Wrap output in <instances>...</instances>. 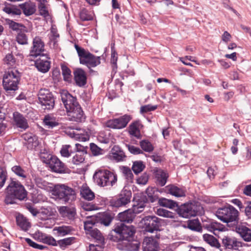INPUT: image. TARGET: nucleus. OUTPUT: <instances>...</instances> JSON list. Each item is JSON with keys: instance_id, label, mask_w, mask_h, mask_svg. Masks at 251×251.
Wrapping results in <instances>:
<instances>
[{"instance_id": "1", "label": "nucleus", "mask_w": 251, "mask_h": 251, "mask_svg": "<svg viewBox=\"0 0 251 251\" xmlns=\"http://www.w3.org/2000/svg\"><path fill=\"white\" fill-rule=\"evenodd\" d=\"M61 100L66 108L70 121L81 123L85 121L86 116L77 101L76 97H74L66 90H62L60 93Z\"/></svg>"}, {"instance_id": "2", "label": "nucleus", "mask_w": 251, "mask_h": 251, "mask_svg": "<svg viewBox=\"0 0 251 251\" xmlns=\"http://www.w3.org/2000/svg\"><path fill=\"white\" fill-rule=\"evenodd\" d=\"M8 186L5 189V204H17V200L26 201L27 199V192L25 187L15 178L11 177Z\"/></svg>"}, {"instance_id": "3", "label": "nucleus", "mask_w": 251, "mask_h": 251, "mask_svg": "<svg viewBox=\"0 0 251 251\" xmlns=\"http://www.w3.org/2000/svg\"><path fill=\"white\" fill-rule=\"evenodd\" d=\"M136 232V227L134 226H127L125 223H117L108 235V238L118 243L129 241L134 238Z\"/></svg>"}, {"instance_id": "4", "label": "nucleus", "mask_w": 251, "mask_h": 251, "mask_svg": "<svg viewBox=\"0 0 251 251\" xmlns=\"http://www.w3.org/2000/svg\"><path fill=\"white\" fill-rule=\"evenodd\" d=\"M216 217L221 221L226 223L229 228L238 224L239 212L232 205L226 203L224 206L218 208L215 213Z\"/></svg>"}, {"instance_id": "5", "label": "nucleus", "mask_w": 251, "mask_h": 251, "mask_svg": "<svg viewBox=\"0 0 251 251\" xmlns=\"http://www.w3.org/2000/svg\"><path fill=\"white\" fill-rule=\"evenodd\" d=\"M51 193L56 199L65 203L72 202L76 198L75 190L65 184H55Z\"/></svg>"}, {"instance_id": "6", "label": "nucleus", "mask_w": 251, "mask_h": 251, "mask_svg": "<svg viewBox=\"0 0 251 251\" xmlns=\"http://www.w3.org/2000/svg\"><path fill=\"white\" fill-rule=\"evenodd\" d=\"M93 179L100 186H113L117 181V176L109 170L100 169L95 173Z\"/></svg>"}, {"instance_id": "7", "label": "nucleus", "mask_w": 251, "mask_h": 251, "mask_svg": "<svg viewBox=\"0 0 251 251\" xmlns=\"http://www.w3.org/2000/svg\"><path fill=\"white\" fill-rule=\"evenodd\" d=\"M74 46L78 54L80 64L86 66L89 69L100 64V56H95L76 44Z\"/></svg>"}, {"instance_id": "8", "label": "nucleus", "mask_w": 251, "mask_h": 251, "mask_svg": "<svg viewBox=\"0 0 251 251\" xmlns=\"http://www.w3.org/2000/svg\"><path fill=\"white\" fill-rule=\"evenodd\" d=\"M21 75L15 68H11L5 72L3 76L2 84L6 91H16L21 79Z\"/></svg>"}, {"instance_id": "9", "label": "nucleus", "mask_w": 251, "mask_h": 251, "mask_svg": "<svg viewBox=\"0 0 251 251\" xmlns=\"http://www.w3.org/2000/svg\"><path fill=\"white\" fill-rule=\"evenodd\" d=\"M176 211L179 217L189 219L192 217H195L202 209L200 203L199 202H187L180 205L176 206Z\"/></svg>"}, {"instance_id": "10", "label": "nucleus", "mask_w": 251, "mask_h": 251, "mask_svg": "<svg viewBox=\"0 0 251 251\" xmlns=\"http://www.w3.org/2000/svg\"><path fill=\"white\" fill-rule=\"evenodd\" d=\"M38 103L42 106H44V109L52 110L55 105V99L54 95L49 89H41L38 93Z\"/></svg>"}, {"instance_id": "11", "label": "nucleus", "mask_w": 251, "mask_h": 251, "mask_svg": "<svg viewBox=\"0 0 251 251\" xmlns=\"http://www.w3.org/2000/svg\"><path fill=\"white\" fill-rule=\"evenodd\" d=\"M162 220L155 216H146L143 217L140 224L142 228L146 232L153 233L155 231H160Z\"/></svg>"}, {"instance_id": "12", "label": "nucleus", "mask_w": 251, "mask_h": 251, "mask_svg": "<svg viewBox=\"0 0 251 251\" xmlns=\"http://www.w3.org/2000/svg\"><path fill=\"white\" fill-rule=\"evenodd\" d=\"M131 196V191L124 188L119 195L109 201V205L113 210L114 207L119 208L126 205L130 201Z\"/></svg>"}, {"instance_id": "13", "label": "nucleus", "mask_w": 251, "mask_h": 251, "mask_svg": "<svg viewBox=\"0 0 251 251\" xmlns=\"http://www.w3.org/2000/svg\"><path fill=\"white\" fill-rule=\"evenodd\" d=\"M49 166L52 172L58 174H69L70 170L55 155H51L48 160Z\"/></svg>"}, {"instance_id": "14", "label": "nucleus", "mask_w": 251, "mask_h": 251, "mask_svg": "<svg viewBox=\"0 0 251 251\" xmlns=\"http://www.w3.org/2000/svg\"><path fill=\"white\" fill-rule=\"evenodd\" d=\"M132 119L131 115L125 114L118 118H114L108 120L105 126L113 129H122L126 126L127 124Z\"/></svg>"}, {"instance_id": "15", "label": "nucleus", "mask_w": 251, "mask_h": 251, "mask_svg": "<svg viewBox=\"0 0 251 251\" xmlns=\"http://www.w3.org/2000/svg\"><path fill=\"white\" fill-rule=\"evenodd\" d=\"M115 218V213L111 210H106L102 212H99L93 215L92 218L98 222V224L102 225L105 226H109Z\"/></svg>"}, {"instance_id": "16", "label": "nucleus", "mask_w": 251, "mask_h": 251, "mask_svg": "<svg viewBox=\"0 0 251 251\" xmlns=\"http://www.w3.org/2000/svg\"><path fill=\"white\" fill-rule=\"evenodd\" d=\"M142 210H136V207H132V208H129L124 211L120 212L116 219L121 222L131 223H132L136 217V214L142 212Z\"/></svg>"}, {"instance_id": "17", "label": "nucleus", "mask_w": 251, "mask_h": 251, "mask_svg": "<svg viewBox=\"0 0 251 251\" xmlns=\"http://www.w3.org/2000/svg\"><path fill=\"white\" fill-rule=\"evenodd\" d=\"M140 247V243L134 240H129V241H125L118 243L116 245V248L120 251H138Z\"/></svg>"}, {"instance_id": "18", "label": "nucleus", "mask_w": 251, "mask_h": 251, "mask_svg": "<svg viewBox=\"0 0 251 251\" xmlns=\"http://www.w3.org/2000/svg\"><path fill=\"white\" fill-rule=\"evenodd\" d=\"M74 79L76 86L83 87L87 82V76L84 70L81 68H76L74 72Z\"/></svg>"}, {"instance_id": "19", "label": "nucleus", "mask_w": 251, "mask_h": 251, "mask_svg": "<svg viewBox=\"0 0 251 251\" xmlns=\"http://www.w3.org/2000/svg\"><path fill=\"white\" fill-rule=\"evenodd\" d=\"M203 227L217 236L216 231H225L227 230V228L224 225L214 220H210L207 223L203 224Z\"/></svg>"}, {"instance_id": "20", "label": "nucleus", "mask_w": 251, "mask_h": 251, "mask_svg": "<svg viewBox=\"0 0 251 251\" xmlns=\"http://www.w3.org/2000/svg\"><path fill=\"white\" fill-rule=\"evenodd\" d=\"M45 44L39 36H36L33 40V46L30 51V56L36 58L40 52L44 51Z\"/></svg>"}, {"instance_id": "21", "label": "nucleus", "mask_w": 251, "mask_h": 251, "mask_svg": "<svg viewBox=\"0 0 251 251\" xmlns=\"http://www.w3.org/2000/svg\"><path fill=\"white\" fill-rule=\"evenodd\" d=\"M152 172L155 179L156 184L161 187L164 186L169 177L168 174L164 170L157 167L154 168Z\"/></svg>"}, {"instance_id": "22", "label": "nucleus", "mask_w": 251, "mask_h": 251, "mask_svg": "<svg viewBox=\"0 0 251 251\" xmlns=\"http://www.w3.org/2000/svg\"><path fill=\"white\" fill-rule=\"evenodd\" d=\"M13 120L16 127L20 128L21 131L25 130L29 127L27 119L19 112L13 113Z\"/></svg>"}, {"instance_id": "23", "label": "nucleus", "mask_w": 251, "mask_h": 251, "mask_svg": "<svg viewBox=\"0 0 251 251\" xmlns=\"http://www.w3.org/2000/svg\"><path fill=\"white\" fill-rule=\"evenodd\" d=\"M238 224L233 225L230 229L235 230L246 242L251 241V229L244 226H237Z\"/></svg>"}, {"instance_id": "24", "label": "nucleus", "mask_w": 251, "mask_h": 251, "mask_svg": "<svg viewBox=\"0 0 251 251\" xmlns=\"http://www.w3.org/2000/svg\"><path fill=\"white\" fill-rule=\"evenodd\" d=\"M22 12L26 16H30L34 14L36 11V6L35 2L29 0L24 3L19 4Z\"/></svg>"}, {"instance_id": "25", "label": "nucleus", "mask_w": 251, "mask_h": 251, "mask_svg": "<svg viewBox=\"0 0 251 251\" xmlns=\"http://www.w3.org/2000/svg\"><path fill=\"white\" fill-rule=\"evenodd\" d=\"M142 247L143 251H154L159 248V243L152 237H146L144 239Z\"/></svg>"}, {"instance_id": "26", "label": "nucleus", "mask_w": 251, "mask_h": 251, "mask_svg": "<svg viewBox=\"0 0 251 251\" xmlns=\"http://www.w3.org/2000/svg\"><path fill=\"white\" fill-rule=\"evenodd\" d=\"M222 244L226 249L237 250L239 247H242V243L237 241L235 238H231L225 236L222 239Z\"/></svg>"}, {"instance_id": "27", "label": "nucleus", "mask_w": 251, "mask_h": 251, "mask_svg": "<svg viewBox=\"0 0 251 251\" xmlns=\"http://www.w3.org/2000/svg\"><path fill=\"white\" fill-rule=\"evenodd\" d=\"M143 126L140 120H138L133 121L129 126L130 135L134 136L138 139H141L142 135L140 133V128H142Z\"/></svg>"}, {"instance_id": "28", "label": "nucleus", "mask_w": 251, "mask_h": 251, "mask_svg": "<svg viewBox=\"0 0 251 251\" xmlns=\"http://www.w3.org/2000/svg\"><path fill=\"white\" fill-rule=\"evenodd\" d=\"M110 154L112 158L116 162L123 161L126 157L123 150L118 145H114L112 148Z\"/></svg>"}, {"instance_id": "29", "label": "nucleus", "mask_w": 251, "mask_h": 251, "mask_svg": "<svg viewBox=\"0 0 251 251\" xmlns=\"http://www.w3.org/2000/svg\"><path fill=\"white\" fill-rule=\"evenodd\" d=\"M93 215L87 216V220L84 222V229L86 234H89L91 231L96 229H98V226H99L98 222L95 221V219L92 218Z\"/></svg>"}, {"instance_id": "30", "label": "nucleus", "mask_w": 251, "mask_h": 251, "mask_svg": "<svg viewBox=\"0 0 251 251\" xmlns=\"http://www.w3.org/2000/svg\"><path fill=\"white\" fill-rule=\"evenodd\" d=\"M58 211L62 217L67 218L69 220H74L76 214L75 208L67 206H61L58 209Z\"/></svg>"}, {"instance_id": "31", "label": "nucleus", "mask_w": 251, "mask_h": 251, "mask_svg": "<svg viewBox=\"0 0 251 251\" xmlns=\"http://www.w3.org/2000/svg\"><path fill=\"white\" fill-rule=\"evenodd\" d=\"M51 62L48 60L37 59L35 61V66L37 69L42 73H47L50 68Z\"/></svg>"}, {"instance_id": "32", "label": "nucleus", "mask_w": 251, "mask_h": 251, "mask_svg": "<svg viewBox=\"0 0 251 251\" xmlns=\"http://www.w3.org/2000/svg\"><path fill=\"white\" fill-rule=\"evenodd\" d=\"M22 138L28 144V148H36L39 145L37 137L31 133H25L22 135Z\"/></svg>"}, {"instance_id": "33", "label": "nucleus", "mask_w": 251, "mask_h": 251, "mask_svg": "<svg viewBox=\"0 0 251 251\" xmlns=\"http://www.w3.org/2000/svg\"><path fill=\"white\" fill-rule=\"evenodd\" d=\"M3 12L11 16H20L22 11L20 7L12 4H7L2 9Z\"/></svg>"}, {"instance_id": "34", "label": "nucleus", "mask_w": 251, "mask_h": 251, "mask_svg": "<svg viewBox=\"0 0 251 251\" xmlns=\"http://www.w3.org/2000/svg\"><path fill=\"white\" fill-rule=\"evenodd\" d=\"M34 181L38 188L51 192V189L53 187L50 186V185H53L52 183L46 181L43 178L38 176H35L34 177Z\"/></svg>"}, {"instance_id": "35", "label": "nucleus", "mask_w": 251, "mask_h": 251, "mask_svg": "<svg viewBox=\"0 0 251 251\" xmlns=\"http://www.w3.org/2000/svg\"><path fill=\"white\" fill-rule=\"evenodd\" d=\"M187 227L189 229L201 233L202 232V227L198 218L188 220L187 222Z\"/></svg>"}, {"instance_id": "36", "label": "nucleus", "mask_w": 251, "mask_h": 251, "mask_svg": "<svg viewBox=\"0 0 251 251\" xmlns=\"http://www.w3.org/2000/svg\"><path fill=\"white\" fill-rule=\"evenodd\" d=\"M5 21L6 24L8 25L9 28L16 31L17 33L23 30L27 31L26 26L21 23H17L9 19H6Z\"/></svg>"}, {"instance_id": "37", "label": "nucleus", "mask_w": 251, "mask_h": 251, "mask_svg": "<svg viewBox=\"0 0 251 251\" xmlns=\"http://www.w3.org/2000/svg\"><path fill=\"white\" fill-rule=\"evenodd\" d=\"M16 224L22 230L27 231L30 227V224L23 215L19 214L16 218Z\"/></svg>"}, {"instance_id": "38", "label": "nucleus", "mask_w": 251, "mask_h": 251, "mask_svg": "<svg viewBox=\"0 0 251 251\" xmlns=\"http://www.w3.org/2000/svg\"><path fill=\"white\" fill-rule=\"evenodd\" d=\"M60 66L63 80L68 83H72L73 75L71 69L65 63H61Z\"/></svg>"}, {"instance_id": "39", "label": "nucleus", "mask_w": 251, "mask_h": 251, "mask_svg": "<svg viewBox=\"0 0 251 251\" xmlns=\"http://www.w3.org/2000/svg\"><path fill=\"white\" fill-rule=\"evenodd\" d=\"M54 230L57 231L58 236H65L71 234L74 228L70 226H62L54 228Z\"/></svg>"}, {"instance_id": "40", "label": "nucleus", "mask_w": 251, "mask_h": 251, "mask_svg": "<svg viewBox=\"0 0 251 251\" xmlns=\"http://www.w3.org/2000/svg\"><path fill=\"white\" fill-rule=\"evenodd\" d=\"M134 200H136L137 202L136 205H134L133 207H136V210H142L146 206V203L148 202V197L144 195H140L137 198L134 197Z\"/></svg>"}, {"instance_id": "41", "label": "nucleus", "mask_w": 251, "mask_h": 251, "mask_svg": "<svg viewBox=\"0 0 251 251\" xmlns=\"http://www.w3.org/2000/svg\"><path fill=\"white\" fill-rule=\"evenodd\" d=\"M158 204L162 207H167L170 209H173L177 205V202L165 198H160L158 199Z\"/></svg>"}, {"instance_id": "42", "label": "nucleus", "mask_w": 251, "mask_h": 251, "mask_svg": "<svg viewBox=\"0 0 251 251\" xmlns=\"http://www.w3.org/2000/svg\"><path fill=\"white\" fill-rule=\"evenodd\" d=\"M203 239L211 247H215L217 249H219L221 247V244L219 241L212 235L206 233L204 234L203 235Z\"/></svg>"}, {"instance_id": "43", "label": "nucleus", "mask_w": 251, "mask_h": 251, "mask_svg": "<svg viewBox=\"0 0 251 251\" xmlns=\"http://www.w3.org/2000/svg\"><path fill=\"white\" fill-rule=\"evenodd\" d=\"M89 235L95 239L97 243L101 244V246H104L105 244V238L98 229H94L93 231L89 233Z\"/></svg>"}, {"instance_id": "44", "label": "nucleus", "mask_w": 251, "mask_h": 251, "mask_svg": "<svg viewBox=\"0 0 251 251\" xmlns=\"http://www.w3.org/2000/svg\"><path fill=\"white\" fill-rule=\"evenodd\" d=\"M43 123L45 126L51 128H53L59 125L58 120H56L55 117L50 116L49 115H46L44 117Z\"/></svg>"}, {"instance_id": "45", "label": "nucleus", "mask_w": 251, "mask_h": 251, "mask_svg": "<svg viewBox=\"0 0 251 251\" xmlns=\"http://www.w3.org/2000/svg\"><path fill=\"white\" fill-rule=\"evenodd\" d=\"M82 198L88 201H91L95 198L94 193L88 187H82L80 190Z\"/></svg>"}, {"instance_id": "46", "label": "nucleus", "mask_w": 251, "mask_h": 251, "mask_svg": "<svg viewBox=\"0 0 251 251\" xmlns=\"http://www.w3.org/2000/svg\"><path fill=\"white\" fill-rule=\"evenodd\" d=\"M170 194L176 197H182L186 196L185 191L174 185H171L169 189Z\"/></svg>"}, {"instance_id": "47", "label": "nucleus", "mask_w": 251, "mask_h": 251, "mask_svg": "<svg viewBox=\"0 0 251 251\" xmlns=\"http://www.w3.org/2000/svg\"><path fill=\"white\" fill-rule=\"evenodd\" d=\"M118 53L114 48L111 47V57L110 62L112 68V73H116L117 70Z\"/></svg>"}, {"instance_id": "48", "label": "nucleus", "mask_w": 251, "mask_h": 251, "mask_svg": "<svg viewBox=\"0 0 251 251\" xmlns=\"http://www.w3.org/2000/svg\"><path fill=\"white\" fill-rule=\"evenodd\" d=\"M75 237H71L66 238L57 241V245H59L60 248L64 250L68 246L72 245L75 240Z\"/></svg>"}, {"instance_id": "49", "label": "nucleus", "mask_w": 251, "mask_h": 251, "mask_svg": "<svg viewBox=\"0 0 251 251\" xmlns=\"http://www.w3.org/2000/svg\"><path fill=\"white\" fill-rule=\"evenodd\" d=\"M145 167V165L143 163V161H135L133 162L131 169L135 175H138L143 171Z\"/></svg>"}, {"instance_id": "50", "label": "nucleus", "mask_w": 251, "mask_h": 251, "mask_svg": "<svg viewBox=\"0 0 251 251\" xmlns=\"http://www.w3.org/2000/svg\"><path fill=\"white\" fill-rule=\"evenodd\" d=\"M79 18L82 21H89L93 20V16L91 12L85 8L80 10Z\"/></svg>"}, {"instance_id": "51", "label": "nucleus", "mask_w": 251, "mask_h": 251, "mask_svg": "<svg viewBox=\"0 0 251 251\" xmlns=\"http://www.w3.org/2000/svg\"><path fill=\"white\" fill-rule=\"evenodd\" d=\"M140 146L143 151L151 152L154 150V147L152 144L147 139L142 140L140 142Z\"/></svg>"}, {"instance_id": "52", "label": "nucleus", "mask_w": 251, "mask_h": 251, "mask_svg": "<svg viewBox=\"0 0 251 251\" xmlns=\"http://www.w3.org/2000/svg\"><path fill=\"white\" fill-rule=\"evenodd\" d=\"M120 168L126 178L128 181L132 182L134 176L131 169L129 167L124 166L121 167Z\"/></svg>"}, {"instance_id": "53", "label": "nucleus", "mask_w": 251, "mask_h": 251, "mask_svg": "<svg viewBox=\"0 0 251 251\" xmlns=\"http://www.w3.org/2000/svg\"><path fill=\"white\" fill-rule=\"evenodd\" d=\"M13 172H14L17 176L22 177L23 179H25L27 177L26 172L20 166L15 165L11 168Z\"/></svg>"}, {"instance_id": "54", "label": "nucleus", "mask_w": 251, "mask_h": 251, "mask_svg": "<svg viewBox=\"0 0 251 251\" xmlns=\"http://www.w3.org/2000/svg\"><path fill=\"white\" fill-rule=\"evenodd\" d=\"M156 213L159 216L170 218H174L175 215L174 213L161 208L157 209Z\"/></svg>"}, {"instance_id": "55", "label": "nucleus", "mask_w": 251, "mask_h": 251, "mask_svg": "<svg viewBox=\"0 0 251 251\" xmlns=\"http://www.w3.org/2000/svg\"><path fill=\"white\" fill-rule=\"evenodd\" d=\"M16 41L20 45H25L28 44L27 36L23 31L17 33Z\"/></svg>"}, {"instance_id": "56", "label": "nucleus", "mask_w": 251, "mask_h": 251, "mask_svg": "<svg viewBox=\"0 0 251 251\" xmlns=\"http://www.w3.org/2000/svg\"><path fill=\"white\" fill-rule=\"evenodd\" d=\"M41 210V214L45 216V218H48L55 215L54 209L50 206L42 207Z\"/></svg>"}, {"instance_id": "57", "label": "nucleus", "mask_w": 251, "mask_h": 251, "mask_svg": "<svg viewBox=\"0 0 251 251\" xmlns=\"http://www.w3.org/2000/svg\"><path fill=\"white\" fill-rule=\"evenodd\" d=\"M90 149L94 156H98L102 154V149L99 147L96 144L94 143H90Z\"/></svg>"}, {"instance_id": "58", "label": "nucleus", "mask_w": 251, "mask_h": 251, "mask_svg": "<svg viewBox=\"0 0 251 251\" xmlns=\"http://www.w3.org/2000/svg\"><path fill=\"white\" fill-rule=\"evenodd\" d=\"M3 62L8 65L13 66L15 64L16 59L12 53H8L4 58Z\"/></svg>"}, {"instance_id": "59", "label": "nucleus", "mask_w": 251, "mask_h": 251, "mask_svg": "<svg viewBox=\"0 0 251 251\" xmlns=\"http://www.w3.org/2000/svg\"><path fill=\"white\" fill-rule=\"evenodd\" d=\"M46 235V234L42 232L40 230H37L32 234V237L34 240L43 243Z\"/></svg>"}, {"instance_id": "60", "label": "nucleus", "mask_w": 251, "mask_h": 251, "mask_svg": "<svg viewBox=\"0 0 251 251\" xmlns=\"http://www.w3.org/2000/svg\"><path fill=\"white\" fill-rule=\"evenodd\" d=\"M85 154H81L80 153H76L72 159V162L75 165H79L82 163L85 159L84 155Z\"/></svg>"}, {"instance_id": "61", "label": "nucleus", "mask_w": 251, "mask_h": 251, "mask_svg": "<svg viewBox=\"0 0 251 251\" xmlns=\"http://www.w3.org/2000/svg\"><path fill=\"white\" fill-rule=\"evenodd\" d=\"M157 105H151V104H147L142 106L140 108V112L142 113H147L148 112L154 111L157 108Z\"/></svg>"}, {"instance_id": "62", "label": "nucleus", "mask_w": 251, "mask_h": 251, "mask_svg": "<svg viewBox=\"0 0 251 251\" xmlns=\"http://www.w3.org/2000/svg\"><path fill=\"white\" fill-rule=\"evenodd\" d=\"M245 208L243 212L248 219H251V201H246L244 202Z\"/></svg>"}, {"instance_id": "63", "label": "nucleus", "mask_w": 251, "mask_h": 251, "mask_svg": "<svg viewBox=\"0 0 251 251\" xmlns=\"http://www.w3.org/2000/svg\"><path fill=\"white\" fill-rule=\"evenodd\" d=\"M71 147L70 145H63L60 151L61 155L65 157H69L71 156V152L69 151V148Z\"/></svg>"}, {"instance_id": "64", "label": "nucleus", "mask_w": 251, "mask_h": 251, "mask_svg": "<svg viewBox=\"0 0 251 251\" xmlns=\"http://www.w3.org/2000/svg\"><path fill=\"white\" fill-rule=\"evenodd\" d=\"M149 179V176L147 173H144L136 179V183L138 184L145 185Z\"/></svg>"}]
</instances>
